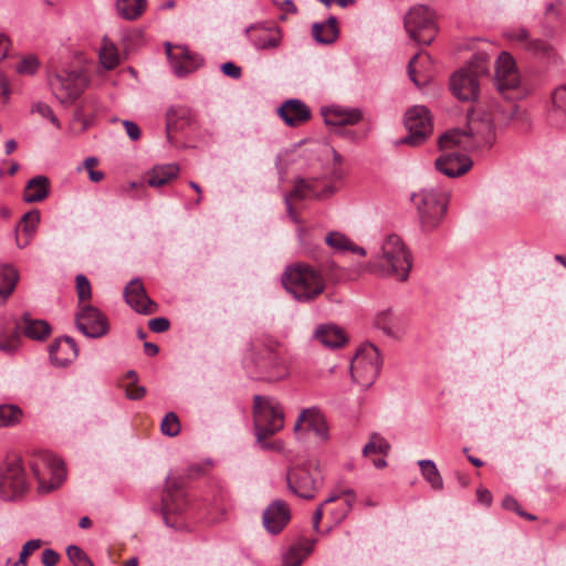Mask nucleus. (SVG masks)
<instances>
[{"label": "nucleus", "mask_w": 566, "mask_h": 566, "mask_svg": "<svg viewBox=\"0 0 566 566\" xmlns=\"http://www.w3.org/2000/svg\"><path fill=\"white\" fill-rule=\"evenodd\" d=\"M244 367L256 374L258 379L274 382L290 374L289 363L272 338H255L250 342L243 357Z\"/></svg>", "instance_id": "obj_1"}, {"label": "nucleus", "mask_w": 566, "mask_h": 566, "mask_svg": "<svg viewBox=\"0 0 566 566\" xmlns=\"http://www.w3.org/2000/svg\"><path fill=\"white\" fill-rule=\"evenodd\" d=\"M328 276L327 265L314 268L305 262H296L284 270L282 284L296 301L307 303L324 293Z\"/></svg>", "instance_id": "obj_2"}, {"label": "nucleus", "mask_w": 566, "mask_h": 566, "mask_svg": "<svg viewBox=\"0 0 566 566\" xmlns=\"http://www.w3.org/2000/svg\"><path fill=\"white\" fill-rule=\"evenodd\" d=\"M495 138L494 127L489 118L471 117L467 129H451L439 138L441 150L459 147L464 150H475L481 147H490Z\"/></svg>", "instance_id": "obj_3"}, {"label": "nucleus", "mask_w": 566, "mask_h": 566, "mask_svg": "<svg viewBox=\"0 0 566 566\" xmlns=\"http://www.w3.org/2000/svg\"><path fill=\"white\" fill-rule=\"evenodd\" d=\"M254 429L259 441L265 440L284 427L281 405L271 397L255 395L253 398Z\"/></svg>", "instance_id": "obj_4"}, {"label": "nucleus", "mask_w": 566, "mask_h": 566, "mask_svg": "<svg viewBox=\"0 0 566 566\" xmlns=\"http://www.w3.org/2000/svg\"><path fill=\"white\" fill-rule=\"evenodd\" d=\"M417 207L421 229L424 232L436 230L448 209V198L443 192L433 189H423L412 196Z\"/></svg>", "instance_id": "obj_5"}, {"label": "nucleus", "mask_w": 566, "mask_h": 566, "mask_svg": "<svg viewBox=\"0 0 566 566\" xmlns=\"http://www.w3.org/2000/svg\"><path fill=\"white\" fill-rule=\"evenodd\" d=\"M380 271L406 281L411 270V255L403 241L396 234L388 235L381 245Z\"/></svg>", "instance_id": "obj_6"}, {"label": "nucleus", "mask_w": 566, "mask_h": 566, "mask_svg": "<svg viewBox=\"0 0 566 566\" xmlns=\"http://www.w3.org/2000/svg\"><path fill=\"white\" fill-rule=\"evenodd\" d=\"M87 78L82 72L60 71L49 75V85L56 99L70 106L82 95L87 86Z\"/></svg>", "instance_id": "obj_7"}, {"label": "nucleus", "mask_w": 566, "mask_h": 566, "mask_svg": "<svg viewBox=\"0 0 566 566\" xmlns=\"http://www.w3.org/2000/svg\"><path fill=\"white\" fill-rule=\"evenodd\" d=\"M198 127L196 114L186 106H171L166 113L168 142L175 147L188 146L187 135Z\"/></svg>", "instance_id": "obj_8"}, {"label": "nucleus", "mask_w": 566, "mask_h": 566, "mask_svg": "<svg viewBox=\"0 0 566 566\" xmlns=\"http://www.w3.org/2000/svg\"><path fill=\"white\" fill-rule=\"evenodd\" d=\"M405 28L415 42L423 45H429L438 32L434 14L421 4L412 7L407 12Z\"/></svg>", "instance_id": "obj_9"}, {"label": "nucleus", "mask_w": 566, "mask_h": 566, "mask_svg": "<svg viewBox=\"0 0 566 566\" xmlns=\"http://www.w3.org/2000/svg\"><path fill=\"white\" fill-rule=\"evenodd\" d=\"M380 371V356L378 349L371 345L360 347L350 363V374L354 381L360 387H370Z\"/></svg>", "instance_id": "obj_10"}, {"label": "nucleus", "mask_w": 566, "mask_h": 566, "mask_svg": "<svg viewBox=\"0 0 566 566\" xmlns=\"http://www.w3.org/2000/svg\"><path fill=\"white\" fill-rule=\"evenodd\" d=\"M33 475L39 481L41 492H50L65 479L64 462L51 453H43L31 463Z\"/></svg>", "instance_id": "obj_11"}, {"label": "nucleus", "mask_w": 566, "mask_h": 566, "mask_svg": "<svg viewBox=\"0 0 566 566\" xmlns=\"http://www.w3.org/2000/svg\"><path fill=\"white\" fill-rule=\"evenodd\" d=\"M29 488L22 460L15 458L6 462L0 472V496L13 501L22 496Z\"/></svg>", "instance_id": "obj_12"}, {"label": "nucleus", "mask_w": 566, "mask_h": 566, "mask_svg": "<svg viewBox=\"0 0 566 566\" xmlns=\"http://www.w3.org/2000/svg\"><path fill=\"white\" fill-rule=\"evenodd\" d=\"M405 126L408 135L401 138L398 144L410 146L421 145L432 133V118L424 106H413L405 114Z\"/></svg>", "instance_id": "obj_13"}, {"label": "nucleus", "mask_w": 566, "mask_h": 566, "mask_svg": "<svg viewBox=\"0 0 566 566\" xmlns=\"http://www.w3.org/2000/svg\"><path fill=\"white\" fill-rule=\"evenodd\" d=\"M189 505L188 496L181 483L177 480H171L167 484L161 499L160 513L168 526H174L175 522L171 521L174 515L182 514Z\"/></svg>", "instance_id": "obj_14"}, {"label": "nucleus", "mask_w": 566, "mask_h": 566, "mask_svg": "<svg viewBox=\"0 0 566 566\" xmlns=\"http://www.w3.org/2000/svg\"><path fill=\"white\" fill-rule=\"evenodd\" d=\"M484 71L485 66L481 65L479 70L468 67L454 73L450 80V86L453 95L463 102L475 101L480 92L478 73H482Z\"/></svg>", "instance_id": "obj_15"}, {"label": "nucleus", "mask_w": 566, "mask_h": 566, "mask_svg": "<svg viewBox=\"0 0 566 566\" xmlns=\"http://www.w3.org/2000/svg\"><path fill=\"white\" fill-rule=\"evenodd\" d=\"M165 49L174 73L179 77L187 76L198 70L203 63L200 55L191 52L186 45H172L166 42Z\"/></svg>", "instance_id": "obj_16"}, {"label": "nucleus", "mask_w": 566, "mask_h": 566, "mask_svg": "<svg viewBox=\"0 0 566 566\" xmlns=\"http://www.w3.org/2000/svg\"><path fill=\"white\" fill-rule=\"evenodd\" d=\"M75 323L78 331L91 338L104 336L108 331L107 318L98 308L92 305L81 307L76 314Z\"/></svg>", "instance_id": "obj_17"}, {"label": "nucleus", "mask_w": 566, "mask_h": 566, "mask_svg": "<svg viewBox=\"0 0 566 566\" xmlns=\"http://www.w3.org/2000/svg\"><path fill=\"white\" fill-rule=\"evenodd\" d=\"M287 486L298 497L311 500L321 486V481L304 467H295L287 472Z\"/></svg>", "instance_id": "obj_18"}, {"label": "nucleus", "mask_w": 566, "mask_h": 566, "mask_svg": "<svg viewBox=\"0 0 566 566\" xmlns=\"http://www.w3.org/2000/svg\"><path fill=\"white\" fill-rule=\"evenodd\" d=\"M495 85L501 93L515 90L521 83V76L513 56L502 52L495 65Z\"/></svg>", "instance_id": "obj_19"}, {"label": "nucleus", "mask_w": 566, "mask_h": 566, "mask_svg": "<svg viewBox=\"0 0 566 566\" xmlns=\"http://www.w3.org/2000/svg\"><path fill=\"white\" fill-rule=\"evenodd\" d=\"M291 517L292 513L289 504L277 499L265 507L262 515V523L270 534L276 535L286 527Z\"/></svg>", "instance_id": "obj_20"}, {"label": "nucleus", "mask_w": 566, "mask_h": 566, "mask_svg": "<svg viewBox=\"0 0 566 566\" xmlns=\"http://www.w3.org/2000/svg\"><path fill=\"white\" fill-rule=\"evenodd\" d=\"M303 423H306V428L312 430L319 440L326 441L328 439V427L319 408L303 409L295 421L294 432L301 430Z\"/></svg>", "instance_id": "obj_21"}, {"label": "nucleus", "mask_w": 566, "mask_h": 566, "mask_svg": "<svg viewBox=\"0 0 566 566\" xmlns=\"http://www.w3.org/2000/svg\"><path fill=\"white\" fill-rule=\"evenodd\" d=\"M436 168L443 175L454 178L465 174L473 165L468 156L450 153L436 159Z\"/></svg>", "instance_id": "obj_22"}, {"label": "nucleus", "mask_w": 566, "mask_h": 566, "mask_svg": "<svg viewBox=\"0 0 566 566\" xmlns=\"http://www.w3.org/2000/svg\"><path fill=\"white\" fill-rule=\"evenodd\" d=\"M78 355V347L71 337H61L50 345V358L56 366H66Z\"/></svg>", "instance_id": "obj_23"}, {"label": "nucleus", "mask_w": 566, "mask_h": 566, "mask_svg": "<svg viewBox=\"0 0 566 566\" xmlns=\"http://www.w3.org/2000/svg\"><path fill=\"white\" fill-rule=\"evenodd\" d=\"M279 115L286 125L295 127L311 118V109L300 99H289L279 108Z\"/></svg>", "instance_id": "obj_24"}, {"label": "nucleus", "mask_w": 566, "mask_h": 566, "mask_svg": "<svg viewBox=\"0 0 566 566\" xmlns=\"http://www.w3.org/2000/svg\"><path fill=\"white\" fill-rule=\"evenodd\" d=\"M340 495H346L347 499H346L345 504L343 505V507L338 512L333 513L334 521L338 523V522L343 521L346 517V515L350 511V509L353 506V503L355 502V499H356V494H355V492L352 489H345V490H342L339 493L331 494L315 510L314 515H313V528L315 531L319 530V523L322 521V516H323V513H324V510H323L324 505H326L328 503H332V502H335L336 500H338L340 497Z\"/></svg>", "instance_id": "obj_25"}, {"label": "nucleus", "mask_w": 566, "mask_h": 566, "mask_svg": "<svg viewBox=\"0 0 566 566\" xmlns=\"http://www.w3.org/2000/svg\"><path fill=\"white\" fill-rule=\"evenodd\" d=\"M323 116L326 125L335 127L355 125L363 119L358 108L331 107L323 111Z\"/></svg>", "instance_id": "obj_26"}, {"label": "nucleus", "mask_w": 566, "mask_h": 566, "mask_svg": "<svg viewBox=\"0 0 566 566\" xmlns=\"http://www.w3.org/2000/svg\"><path fill=\"white\" fill-rule=\"evenodd\" d=\"M314 337L328 348H338L346 344L347 337L340 327L333 324H324L316 328Z\"/></svg>", "instance_id": "obj_27"}, {"label": "nucleus", "mask_w": 566, "mask_h": 566, "mask_svg": "<svg viewBox=\"0 0 566 566\" xmlns=\"http://www.w3.org/2000/svg\"><path fill=\"white\" fill-rule=\"evenodd\" d=\"M179 172L177 164L157 165L148 172L147 184L154 188L163 187L177 179Z\"/></svg>", "instance_id": "obj_28"}, {"label": "nucleus", "mask_w": 566, "mask_h": 566, "mask_svg": "<svg viewBox=\"0 0 566 566\" xmlns=\"http://www.w3.org/2000/svg\"><path fill=\"white\" fill-rule=\"evenodd\" d=\"M49 179L45 176H36L29 180L23 191L25 202L44 200L49 195Z\"/></svg>", "instance_id": "obj_29"}, {"label": "nucleus", "mask_w": 566, "mask_h": 566, "mask_svg": "<svg viewBox=\"0 0 566 566\" xmlns=\"http://www.w3.org/2000/svg\"><path fill=\"white\" fill-rule=\"evenodd\" d=\"M29 338L42 340L46 338L51 332L50 325L42 319H32L29 315H24L22 324L17 327Z\"/></svg>", "instance_id": "obj_30"}, {"label": "nucleus", "mask_w": 566, "mask_h": 566, "mask_svg": "<svg viewBox=\"0 0 566 566\" xmlns=\"http://www.w3.org/2000/svg\"><path fill=\"white\" fill-rule=\"evenodd\" d=\"M40 223V211L31 210L23 214L20 223L17 227V231L22 230L24 239L21 243V239L19 235L17 237V242L20 248H24L29 244L31 238L36 232L38 226Z\"/></svg>", "instance_id": "obj_31"}, {"label": "nucleus", "mask_w": 566, "mask_h": 566, "mask_svg": "<svg viewBox=\"0 0 566 566\" xmlns=\"http://www.w3.org/2000/svg\"><path fill=\"white\" fill-rule=\"evenodd\" d=\"M312 34L319 43L331 44L335 42L338 36L336 18L331 17L325 23H314L312 27Z\"/></svg>", "instance_id": "obj_32"}, {"label": "nucleus", "mask_w": 566, "mask_h": 566, "mask_svg": "<svg viewBox=\"0 0 566 566\" xmlns=\"http://www.w3.org/2000/svg\"><path fill=\"white\" fill-rule=\"evenodd\" d=\"M230 509L229 496L223 490L213 494L209 504V515L212 522L222 521Z\"/></svg>", "instance_id": "obj_33"}, {"label": "nucleus", "mask_w": 566, "mask_h": 566, "mask_svg": "<svg viewBox=\"0 0 566 566\" xmlns=\"http://www.w3.org/2000/svg\"><path fill=\"white\" fill-rule=\"evenodd\" d=\"M18 271L11 265L0 266V301L3 302L13 292L18 282Z\"/></svg>", "instance_id": "obj_34"}, {"label": "nucleus", "mask_w": 566, "mask_h": 566, "mask_svg": "<svg viewBox=\"0 0 566 566\" xmlns=\"http://www.w3.org/2000/svg\"><path fill=\"white\" fill-rule=\"evenodd\" d=\"M23 415V410L18 405H0V428L18 426L21 423Z\"/></svg>", "instance_id": "obj_35"}, {"label": "nucleus", "mask_w": 566, "mask_h": 566, "mask_svg": "<svg viewBox=\"0 0 566 566\" xmlns=\"http://www.w3.org/2000/svg\"><path fill=\"white\" fill-rule=\"evenodd\" d=\"M126 303L136 312L142 313V280L133 279L124 289Z\"/></svg>", "instance_id": "obj_36"}, {"label": "nucleus", "mask_w": 566, "mask_h": 566, "mask_svg": "<svg viewBox=\"0 0 566 566\" xmlns=\"http://www.w3.org/2000/svg\"><path fill=\"white\" fill-rule=\"evenodd\" d=\"M315 184V179L297 177L294 181V188L290 192L291 197L297 200L305 199L310 196H314L316 198L322 197V195L316 191Z\"/></svg>", "instance_id": "obj_37"}, {"label": "nucleus", "mask_w": 566, "mask_h": 566, "mask_svg": "<svg viewBox=\"0 0 566 566\" xmlns=\"http://www.w3.org/2000/svg\"><path fill=\"white\" fill-rule=\"evenodd\" d=\"M422 476L426 481L431 485L433 490H442L443 480L434 464L431 460H420L418 462Z\"/></svg>", "instance_id": "obj_38"}, {"label": "nucleus", "mask_w": 566, "mask_h": 566, "mask_svg": "<svg viewBox=\"0 0 566 566\" xmlns=\"http://www.w3.org/2000/svg\"><path fill=\"white\" fill-rule=\"evenodd\" d=\"M99 61L106 70H113L119 63L118 51L107 39L103 40V45L99 49Z\"/></svg>", "instance_id": "obj_39"}, {"label": "nucleus", "mask_w": 566, "mask_h": 566, "mask_svg": "<svg viewBox=\"0 0 566 566\" xmlns=\"http://www.w3.org/2000/svg\"><path fill=\"white\" fill-rule=\"evenodd\" d=\"M116 10L125 20L137 19L142 14V0H117Z\"/></svg>", "instance_id": "obj_40"}, {"label": "nucleus", "mask_w": 566, "mask_h": 566, "mask_svg": "<svg viewBox=\"0 0 566 566\" xmlns=\"http://www.w3.org/2000/svg\"><path fill=\"white\" fill-rule=\"evenodd\" d=\"M139 376L135 370H129L123 378L120 386L124 388L126 397L137 400L142 397V387L138 386Z\"/></svg>", "instance_id": "obj_41"}, {"label": "nucleus", "mask_w": 566, "mask_h": 566, "mask_svg": "<svg viewBox=\"0 0 566 566\" xmlns=\"http://www.w3.org/2000/svg\"><path fill=\"white\" fill-rule=\"evenodd\" d=\"M390 450V444L387 442L386 439L380 437L377 433H374L370 437L369 442L364 447L363 454L365 457H368L373 453H379L382 455H387Z\"/></svg>", "instance_id": "obj_42"}, {"label": "nucleus", "mask_w": 566, "mask_h": 566, "mask_svg": "<svg viewBox=\"0 0 566 566\" xmlns=\"http://www.w3.org/2000/svg\"><path fill=\"white\" fill-rule=\"evenodd\" d=\"M181 424L177 413L170 411L165 415L160 423V431L164 436L174 438L180 433Z\"/></svg>", "instance_id": "obj_43"}, {"label": "nucleus", "mask_w": 566, "mask_h": 566, "mask_svg": "<svg viewBox=\"0 0 566 566\" xmlns=\"http://www.w3.org/2000/svg\"><path fill=\"white\" fill-rule=\"evenodd\" d=\"M315 544V541H312L308 545V547L305 548V552H301V547L297 545H294L290 548V551L285 554L283 558V565L282 566H300L305 558L307 554L311 553L313 546Z\"/></svg>", "instance_id": "obj_44"}, {"label": "nucleus", "mask_w": 566, "mask_h": 566, "mask_svg": "<svg viewBox=\"0 0 566 566\" xmlns=\"http://www.w3.org/2000/svg\"><path fill=\"white\" fill-rule=\"evenodd\" d=\"M524 50L541 57H551L554 54L553 46L542 39H530L524 45Z\"/></svg>", "instance_id": "obj_45"}, {"label": "nucleus", "mask_w": 566, "mask_h": 566, "mask_svg": "<svg viewBox=\"0 0 566 566\" xmlns=\"http://www.w3.org/2000/svg\"><path fill=\"white\" fill-rule=\"evenodd\" d=\"M66 555L73 566H94L88 555L77 545H70Z\"/></svg>", "instance_id": "obj_46"}, {"label": "nucleus", "mask_w": 566, "mask_h": 566, "mask_svg": "<svg viewBox=\"0 0 566 566\" xmlns=\"http://www.w3.org/2000/svg\"><path fill=\"white\" fill-rule=\"evenodd\" d=\"M41 539H30L23 546L22 551L20 553L19 559L15 562H11V559H8L6 562V566H25L28 557L38 548L41 547Z\"/></svg>", "instance_id": "obj_47"}, {"label": "nucleus", "mask_w": 566, "mask_h": 566, "mask_svg": "<svg viewBox=\"0 0 566 566\" xmlns=\"http://www.w3.org/2000/svg\"><path fill=\"white\" fill-rule=\"evenodd\" d=\"M75 289L80 303L91 300L92 286L88 279L84 274H77L75 276Z\"/></svg>", "instance_id": "obj_48"}, {"label": "nucleus", "mask_w": 566, "mask_h": 566, "mask_svg": "<svg viewBox=\"0 0 566 566\" xmlns=\"http://www.w3.org/2000/svg\"><path fill=\"white\" fill-rule=\"evenodd\" d=\"M20 332L15 328L10 335L0 336V350L6 354L14 353L20 346Z\"/></svg>", "instance_id": "obj_49"}, {"label": "nucleus", "mask_w": 566, "mask_h": 566, "mask_svg": "<svg viewBox=\"0 0 566 566\" xmlns=\"http://www.w3.org/2000/svg\"><path fill=\"white\" fill-rule=\"evenodd\" d=\"M326 244L337 251H347L350 240L339 232H329L325 238Z\"/></svg>", "instance_id": "obj_50"}, {"label": "nucleus", "mask_w": 566, "mask_h": 566, "mask_svg": "<svg viewBox=\"0 0 566 566\" xmlns=\"http://www.w3.org/2000/svg\"><path fill=\"white\" fill-rule=\"evenodd\" d=\"M502 506L505 510L514 511L517 515L528 521H535L537 517L531 513L525 512L517 500L511 495H506L502 501Z\"/></svg>", "instance_id": "obj_51"}, {"label": "nucleus", "mask_w": 566, "mask_h": 566, "mask_svg": "<svg viewBox=\"0 0 566 566\" xmlns=\"http://www.w3.org/2000/svg\"><path fill=\"white\" fill-rule=\"evenodd\" d=\"M280 43V38L275 34H270L266 31H262L260 35L254 39V45L260 50L276 48Z\"/></svg>", "instance_id": "obj_52"}, {"label": "nucleus", "mask_w": 566, "mask_h": 566, "mask_svg": "<svg viewBox=\"0 0 566 566\" xmlns=\"http://www.w3.org/2000/svg\"><path fill=\"white\" fill-rule=\"evenodd\" d=\"M32 112L38 113L43 118H48L56 127H60L57 117L54 115L52 108L48 104L39 102L32 106Z\"/></svg>", "instance_id": "obj_53"}, {"label": "nucleus", "mask_w": 566, "mask_h": 566, "mask_svg": "<svg viewBox=\"0 0 566 566\" xmlns=\"http://www.w3.org/2000/svg\"><path fill=\"white\" fill-rule=\"evenodd\" d=\"M38 60L31 55L20 61L17 71L21 74H33L38 70Z\"/></svg>", "instance_id": "obj_54"}, {"label": "nucleus", "mask_w": 566, "mask_h": 566, "mask_svg": "<svg viewBox=\"0 0 566 566\" xmlns=\"http://www.w3.org/2000/svg\"><path fill=\"white\" fill-rule=\"evenodd\" d=\"M148 328L154 333L167 332L170 327V322L166 317H155L148 321Z\"/></svg>", "instance_id": "obj_55"}, {"label": "nucleus", "mask_w": 566, "mask_h": 566, "mask_svg": "<svg viewBox=\"0 0 566 566\" xmlns=\"http://www.w3.org/2000/svg\"><path fill=\"white\" fill-rule=\"evenodd\" d=\"M392 314L390 311L382 312L378 315L376 324L379 328H381L385 333L390 335L392 333Z\"/></svg>", "instance_id": "obj_56"}, {"label": "nucleus", "mask_w": 566, "mask_h": 566, "mask_svg": "<svg viewBox=\"0 0 566 566\" xmlns=\"http://www.w3.org/2000/svg\"><path fill=\"white\" fill-rule=\"evenodd\" d=\"M553 103L556 108L566 113V84L555 90L553 94Z\"/></svg>", "instance_id": "obj_57"}, {"label": "nucleus", "mask_w": 566, "mask_h": 566, "mask_svg": "<svg viewBox=\"0 0 566 566\" xmlns=\"http://www.w3.org/2000/svg\"><path fill=\"white\" fill-rule=\"evenodd\" d=\"M505 36L510 40H514V41L523 43V46L530 40V33L524 28H518V29L509 31L505 33Z\"/></svg>", "instance_id": "obj_58"}, {"label": "nucleus", "mask_w": 566, "mask_h": 566, "mask_svg": "<svg viewBox=\"0 0 566 566\" xmlns=\"http://www.w3.org/2000/svg\"><path fill=\"white\" fill-rule=\"evenodd\" d=\"M41 560L44 566H55L60 560V554L52 548H45Z\"/></svg>", "instance_id": "obj_59"}, {"label": "nucleus", "mask_w": 566, "mask_h": 566, "mask_svg": "<svg viewBox=\"0 0 566 566\" xmlns=\"http://www.w3.org/2000/svg\"><path fill=\"white\" fill-rule=\"evenodd\" d=\"M221 71L224 75L230 76L234 80H238L242 75V70L240 66L235 65L232 62H226L221 65Z\"/></svg>", "instance_id": "obj_60"}, {"label": "nucleus", "mask_w": 566, "mask_h": 566, "mask_svg": "<svg viewBox=\"0 0 566 566\" xmlns=\"http://www.w3.org/2000/svg\"><path fill=\"white\" fill-rule=\"evenodd\" d=\"M123 126L132 140H137L140 137V128L136 123L123 120Z\"/></svg>", "instance_id": "obj_61"}, {"label": "nucleus", "mask_w": 566, "mask_h": 566, "mask_svg": "<svg viewBox=\"0 0 566 566\" xmlns=\"http://www.w3.org/2000/svg\"><path fill=\"white\" fill-rule=\"evenodd\" d=\"M476 497H478V501L485 505V506H490L491 503H492V494L491 492L483 488V486H480L478 490H476Z\"/></svg>", "instance_id": "obj_62"}, {"label": "nucleus", "mask_w": 566, "mask_h": 566, "mask_svg": "<svg viewBox=\"0 0 566 566\" xmlns=\"http://www.w3.org/2000/svg\"><path fill=\"white\" fill-rule=\"evenodd\" d=\"M155 312H157V304L144 292V314H153Z\"/></svg>", "instance_id": "obj_63"}, {"label": "nucleus", "mask_w": 566, "mask_h": 566, "mask_svg": "<svg viewBox=\"0 0 566 566\" xmlns=\"http://www.w3.org/2000/svg\"><path fill=\"white\" fill-rule=\"evenodd\" d=\"M9 44H10L9 39L4 34L0 33V61L3 57H6L8 50H9Z\"/></svg>", "instance_id": "obj_64"}]
</instances>
